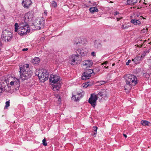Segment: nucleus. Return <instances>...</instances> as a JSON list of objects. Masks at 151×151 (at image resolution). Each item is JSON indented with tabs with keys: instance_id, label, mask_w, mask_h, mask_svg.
Segmentation results:
<instances>
[{
	"instance_id": "412c9836",
	"label": "nucleus",
	"mask_w": 151,
	"mask_h": 151,
	"mask_svg": "<svg viewBox=\"0 0 151 151\" xmlns=\"http://www.w3.org/2000/svg\"><path fill=\"white\" fill-rule=\"evenodd\" d=\"M89 11L91 13L93 14L95 12H98L99 11L98 9L96 7H92L90 8L89 9Z\"/></svg>"
},
{
	"instance_id": "2eb2a0df",
	"label": "nucleus",
	"mask_w": 151,
	"mask_h": 151,
	"mask_svg": "<svg viewBox=\"0 0 151 151\" xmlns=\"http://www.w3.org/2000/svg\"><path fill=\"white\" fill-rule=\"evenodd\" d=\"M16 80L15 81H12L10 82V86H14L16 89H19L20 86L19 81V80L16 79Z\"/></svg>"
},
{
	"instance_id": "6e6d98bb",
	"label": "nucleus",
	"mask_w": 151,
	"mask_h": 151,
	"mask_svg": "<svg viewBox=\"0 0 151 151\" xmlns=\"http://www.w3.org/2000/svg\"><path fill=\"white\" fill-rule=\"evenodd\" d=\"M114 64H114V63L113 64H112V66H114Z\"/></svg>"
},
{
	"instance_id": "4c0bfd02",
	"label": "nucleus",
	"mask_w": 151,
	"mask_h": 151,
	"mask_svg": "<svg viewBox=\"0 0 151 151\" xmlns=\"http://www.w3.org/2000/svg\"><path fill=\"white\" fill-rule=\"evenodd\" d=\"M131 62L130 60H128L127 62L126 63V65H129V63H130Z\"/></svg>"
},
{
	"instance_id": "4be33fe9",
	"label": "nucleus",
	"mask_w": 151,
	"mask_h": 151,
	"mask_svg": "<svg viewBox=\"0 0 151 151\" xmlns=\"http://www.w3.org/2000/svg\"><path fill=\"white\" fill-rule=\"evenodd\" d=\"M131 23L134 24L135 25H139L141 24V22L138 20L132 19L131 20Z\"/></svg>"
},
{
	"instance_id": "2f4dec72",
	"label": "nucleus",
	"mask_w": 151,
	"mask_h": 151,
	"mask_svg": "<svg viewBox=\"0 0 151 151\" xmlns=\"http://www.w3.org/2000/svg\"><path fill=\"white\" fill-rule=\"evenodd\" d=\"M55 96L57 99L58 100V101L60 102V103L61 102V98L60 97V96L58 94H57Z\"/></svg>"
},
{
	"instance_id": "1a4fd4ad",
	"label": "nucleus",
	"mask_w": 151,
	"mask_h": 151,
	"mask_svg": "<svg viewBox=\"0 0 151 151\" xmlns=\"http://www.w3.org/2000/svg\"><path fill=\"white\" fill-rule=\"evenodd\" d=\"M95 73L92 69H88L82 74L81 79L82 80H86L89 79L91 76L94 75Z\"/></svg>"
},
{
	"instance_id": "e433bc0d",
	"label": "nucleus",
	"mask_w": 151,
	"mask_h": 151,
	"mask_svg": "<svg viewBox=\"0 0 151 151\" xmlns=\"http://www.w3.org/2000/svg\"><path fill=\"white\" fill-rule=\"evenodd\" d=\"M99 83V85H103L104 84L105 82L104 81H101L99 82H98Z\"/></svg>"
},
{
	"instance_id": "20e7f679",
	"label": "nucleus",
	"mask_w": 151,
	"mask_h": 151,
	"mask_svg": "<svg viewBox=\"0 0 151 151\" xmlns=\"http://www.w3.org/2000/svg\"><path fill=\"white\" fill-rule=\"evenodd\" d=\"M19 25L20 27H19L18 32L21 36L25 35L27 33L30 32V29L28 24L22 23V22H20Z\"/></svg>"
},
{
	"instance_id": "de8ad7c7",
	"label": "nucleus",
	"mask_w": 151,
	"mask_h": 151,
	"mask_svg": "<svg viewBox=\"0 0 151 151\" xmlns=\"http://www.w3.org/2000/svg\"><path fill=\"white\" fill-rule=\"evenodd\" d=\"M150 49L149 48L147 50V53H149V52L150 51Z\"/></svg>"
},
{
	"instance_id": "9d476101",
	"label": "nucleus",
	"mask_w": 151,
	"mask_h": 151,
	"mask_svg": "<svg viewBox=\"0 0 151 151\" xmlns=\"http://www.w3.org/2000/svg\"><path fill=\"white\" fill-rule=\"evenodd\" d=\"M33 14L31 12H29L25 14L24 16L21 19L22 23H25L28 24L29 20L33 17Z\"/></svg>"
},
{
	"instance_id": "b1692460",
	"label": "nucleus",
	"mask_w": 151,
	"mask_h": 151,
	"mask_svg": "<svg viewBox=\"0 0 151 151\" xmlns=\"http://www.w3.org/2000/svg\"><path fill=\"white\" fill-rule=\"evenodd\" d=\"M101 43L99 42H96L94 44V47L95 48L97 49H99L101 48Z\"/></svg>"
},
{
	"instance_id": "bf43d9fd",
	"label": "nucleus",
	"mask_w": 151,
	"mask_h": 151,
	"mask_svg": "<svg viewBox=\"0 0 151 151\" xmlns=\"http://www.w3.org/2000/svg\"><path fill=\"white\" fill-rule=\"evenodd\" d=\"M124 88H125V89H126V86H125Z\"/></svg>"
},
{
	"instance_id": "f8f14e48",
	"label": "nucleus",
	"mask_w": 151,
	"mask_h": 151,
	"mask_svg": "<svg viewBox=\"0 0 151 151\" xmlns=\"http://www.w3.org/2000/svg\"><path fill=\"white\" fill-rule=\"evenodd\" d=\"M31 0H22V4L23 7L25 9H28L32 4Z\"/></svg>"
},
{
	"instance_id": "4468645a",
	"label": "nucleus",
	"mask_w": 151,
	"mask_h": 151,
	"mask_svg": "<svg viewBox=\"0 0 151 151\" xmlns=\"http://www.w3.org/2000/svg\"><path fill=\"white\" fill-rule=\"evenodd\" d=\"M93 63L92 60H84L82 62V64L85 68H90L92 65Z\"/></svg>"
},
{
	"instance_id": "a211bd4d",
	"label": "nucleus",
	"mask_w": 151,
	"mask_h": 151,
	"mask_svg": "<svg viewBox=\"0 0 151 151\" xmlns=\"http://www.w3.org/2000/svg\"><path fill=\"white\" fill-rule=\"evenodd\" d=\"M142 55L141 57L137 56L134 59H132V61H133L134 63L136 64H137L139 63L142 60Z\"/></svg>"
},
{
	"instance_id": "f03ea898",
	"label": "nucleus",
	"mask_w": 151,
	"mask_h": 151,
	"mask_svg": "<svg viewBox=\"0 0 151 151\" xmlns=\"http://www.w3.org/2000/svg\"><path fill=\"white\" fill-rule=\"evenodd\" d=\"M60 80V77L57 75H51L50 76V81L53 83L52 87L54 91H59L61 87V82Z\"/></svg>"
},
{
	"instance_id": "09e8293b",
	"label": "nucleus",
	"mask_w": 151,
	"mask_h": 151,
	"mask_svg": "<svg viewBox=\"0 0 151 151\" xmlns=\"http://www.w3.org/2000/svg\"><path fill=\"white\" fill-rule=\"evenodd\" d=\"M136 70L137 71L138 70V71H139V70H140V68H139L138 69H137Z\"/></svg>"
},
{
	"instance_id": "5701e85b",
	"label": "nucleus",
	"mask_w": 151,
	"mask_h": 151,
	"mask_svg": "<svg viewBox=\"0 0 151 151\" xmlns=\"http://www.w3.org/2000/svg\"><path fill=\"white\" fill-rule=\"evenodd\" d=\"M5 86L4 84L0 82V95L1 93L4 92V88Z\"/></svg>"
},
{
	"instance_id": "58836bf2",
	"label": "nucleus",
	"mask_w": 151,
	"mask_h": 151,
	"mask_svg": "<svg viewBox=\"0 0 151 151\" xmlns=\"http://www.w3.org/2000/svg\"><path fill=\"white\" fill-rule=\"evenodd\" d=\"M91 54L93 56H96L95 52H92Z\"/></svg>"
},
{
	"instance_id": "ea45409f",
	"label": "nucleus",
	"mask_w": 151,
	"mask_h": 151,
	"mask_svg": "<svg viewBox=\"0 0 151 151\" xmlns=\"http://www.w3.org/2000/svg\"><path fill=\"white\" fill-rule=\"evenodd\" d=\"M28 50V49L27 48H23V49H22V51L24 52V51H27Z\"/></svg>"
},
{
	"instance_id": "c756f323",
	"label": "nucleus",
	"mask_w": 151,
	"mask_h": 151,
	"mask_svg": "<svg viewBox=\"0 0 151 151\" xmlns=\"http://www.w3.org/2000/svg\"><path fill=\"white\" fill-rule=\"evenodd\" d=\"M6 105L4 107V109H7L10 106V101H7L5 103Z\"/></svg>"
},
{
	"instance_id": "603ef678",
	"label": "nucleus",
	"mask_w": 151,
	"mask_h": 151,
	"mask_svg": "<svg viewBox=\"0 0 151 151\" xmlns=\"http://www.w3.org/2000/svg\"><path fill=\"white\" fill-rule=\"evenodd\" d=\"M117 21H118L119 20V19L118 18H117Z\"/></svg>"
},
{
	"instance_id": "c85d7f7f",
	"label": "nucleus",
	"mask_w": 151,
	"mask_h": 151,
	"mask_svg": "<svg viewBox=\"0 0 151 151\" xmlns=\"http://www.w3.org/2000/svg\"><path fill=\"white\" fill-rule=\"evenodd\" d=\"M93 128L94 131V132L93 134V135H95L97 134V130L98 129V127L96 126H93Z\"/></svg>"
},
{
	"instance_id": "6e6552de",
	"label": "nucleus",
	"mask_w": 151,
	"mask_h": 151,
	"mask_svg": "<svg viewBox=\"0 0 151 151\" xmlns=\"http://www.w3.org/2000/svg\"><path fill=\"white\" fill-rule=\"evenodd\" d=\"M38 76L41 81H45L48 79L49 76V72L46 69H42L41 72H39Z\"/></svg>"
},
{
	"instance_id": "c03bdc74",
	"label": "nucleus",
	"mask_w": 151,
	"mask_h": 151,
	"mask_svg": "<svg viewBox=\"0 0 151 151\" xmlns=\"http://www.w3.org/2000/svg\"><path fill=\"white\" fill-rule=\"evenodd\" d=\"M143 32H147V30L145 29H143Z\"/></svg>"
},
{
	"instance_id": "423d86ee",
	"label": "nucleus",
	"mask_w": 151,
	"mask_h": 151,
	"mask_svg": "<svg viewBox=\"0 0 151 151\" xmlns=\"http://www.w3.org/2000/svg\"><path fill=\"white\" fill-rule=\"evenodd\" d=\"M1 39L6 42L10 41L12 38V34L10 30L5 29L1 35Z\"/></svg>"
},
{
	"instance_id": "a878e982",
	"label": "nucleus",
	"mask_w": 151,
	"mask_h": 151,
	"mask_svg": "<svg viewBox=\"0 0 151 151\" xmlns=\"http://www.w3.org/2000/svg\"><path fill=\"white\" fill-rule=\"evenodd\" d=\"M95 96L98 99L99 97H101V99L103 98L102 94L101 93V90L98 93L96 94H95Z\"/></svg>"
},
{
	"instance_id": "5fc2aeb1",
	"label": "nucleus",
	"mask_w": 151,
	"mask_h": 151,
	"mask_svg": "<svg viewBox=\"0 0 151 151\" xmlns=\"http://www.w3.org/2000/svg\"><path fill=\"white\" fill-rule=\"evenodd\" d=\"M143 4H146V3H145V2H144V3H143Z\"/></svg>"
},
{
	"instance_id": "cd10ccee",
	"label": "nucleus",
	"mask_w": 151,
	"mask_h": 151,
	"mask_svg": "<svg viewBox=\"0 0 151 151\" xmlns=\"http://www.w3.org/2000/svg\"><path fill=\"white\" fill-rule=\"evenodd\" d=\"M129 27V26L128 25H126L122 24L121 27V28L122 29H127Z\"/></svg>"
},
{
	"instance_id": "473e14b6",
	"label": "nucleus",
	"mask_w": 151,
	"mask_h": 151,
	"mask_svg": "<svg viewBox=\"0 0 151 151\" xmlns=\"http://www.w3.org/2000/svg\"><path fill=\"white\" fill-rule=\"evenodd\" d=\"M92 84L93 83H90L89 82H87V83L84 85V86L85 88L87 87L88 86H91Z\"/></svg>"
},
{
	"instance_id": "4d7b16f0",
	"label": "nucleus",
	"mask_w": 151,
	"mask_h": 151,
	"mask_svg": "<svg viewBox=\"0 0 151 151\" xmlns=\"http://www.w3.org/2000/svg\"><path fill=\"white\" fill-rule=\"evenodd\" d=\"M106 40H104V42H106Z\"/></svg>"
},
{
	"instance_id": "f3484780",
	"label": "nucleus",
	"mask_w": 151,
	"mask_h": 151,
	"mask_svg": "<svg viewBox=\"0 0 151 151\" xmlns=\"http://www.w3.org/2000/svg\"><path fill=\"white\" fill-rule=\"evenodd\" d=\"M101 93L102 94L103 98H105L107 97L109 95V91L107 89H102L101 90Z\"/></svg>"
},
{
	"instance_id": "a18cd8bd",
	"label": "nucleus",
	"mask_w": 151,
	"mask_h": 151,
	"mask_svg": "<svg viewBox=\"0 0 151 151\" xmlns=\"http://www.w3.org/2000/svg\"><path fill=\"white\" fill-rule=\"evenodd\" d=\"M144 52L145 54H146V53H148L147 52V50H146L145 51H144Z\"/></svg>"
},
{
	"instance_id": "a19ab883",
	"label": "nucleus",
	"mask_w": 151,
	"mask_h": 151,
	"mask_svg": "<svg viewBox=\"0 0 151 151\" xmlns=\"http://www.w3.org/2000/svg\"><path fill=\"white\" fill-rule=\"evenodd\" d=\"M119 12H118L117 11H116L114 12V14L115 16L117 15V14H119Z\"/></svg>"
},
{
	"instance_id": "0eeeda50",
	"label": "nucleus",
	"mask_w": 151,
	"mask_h": 151,
	"mask_svg": "<svg viewBox=\"0 0 151 151\" xmlns=\"http://www.w3.org/2000/svg\"><path fill=\"white\" fill-rule=\"evenodd\" d=\"M44 24V20L43 18L41 19L40 21L36 20L33 24L31 26L32 28L35 30H40L43 28Z\"/></svg>"
},
{
	"instance_id": "39448f33",
	"label": "nucleus",
	"mask_w": 151,
	"mask_h": 151,
	"mask_svg": "<svg viewBox=\"0 0 151 151\" xmlns=\"http://www.w3.org/2000/svg\"><path fill=\"white\" fill-rule=\"evenodd\" d=\"M81 61V58L77 54L76 55H72L70 56L69 63L71 65H74L80 63Z\"/></svg>"
},
{
	"instance_id": "7ed1b4c3",
	"label": "nucleus",
	"mask_w": 151,
	"mask_h": 151,
	"mask_svg": "<svg viewBox=\"0 0 151 151\" xmlns=\"http://www.w3.org/2000/svg\"><path fill=\"white\" fill-rule=\"evenodd\" d=\"M125 78L126 85L130 86V88L132 86H135L138 83L136 77L133 75L127 74Z\"/></svg>"
},
{
	"instance_id": "bb28decb",
	"label": "nucleus",
	"mask_w": 151,
	"mask_h": 151,
	"mask_svg": "<svg viewBox=\"0 0 151 151\" xmlns=\"http://www.w3.org/2000/svg\"><path fill=\"white\" fill-rule=\"evenodd\" d=\"M14 26H15V30H14L15 32H18V30H19V28H18V27H20V25L19 26L18 24L17 23H16L15 24Z\"/></svg>"
},
{
	"instance_id": "49530a36",
	"label": "nucleus",
	"mask_w": 151,
	"mask_h": 151,
	"mask_svg": "<svg viewBox=\"0 0 151 151\" xmlns=\"http://www.w3.org/2000/svg\"><path fill=\"white\" fill-rule=\"evenodd\" d=\"M123 136L125 138H126L127 137V135L126 134H124Z\"/></svg>"
},
{
	"instance_id": "aec40b11",
	"label": "nucleus",
	"mask_w": 151,
	"mask_h": 151,
	"mask_svg": "<svg viewBox=\"0 0 151 151\" xmlns=\"http://www.w3.org/2000/svg\"><path fill=\"white\" fill-rule=\"evenodd\" d=\"M137 2V0H127V4L133 5Z\"/></svg>"
},
{
	"instance_id": "72a5a7b5",
	"label": "nucleus",
	"mask_w": 151,
	"mask_h": 151,
	"mask_svg": "<svg viewBox=\"0 0 151 151\" xmlns=\"http://www.w3.org/2000/svg\"><path fill=\"white\" fill-rule=\"evenodd\" d=\"M142 75L144 77L146 78H148L149 77V74L146 73H142Z\"/></svg>"
},
{
	"instance_id": "6ab92c4d",
	"label": "nucleus",
	"mask_w": 151,
	"mask_h": 151,
	"mask_svg": "<svg viewBox=\"0 0 151 151\" xmlns=\"http://www.w3.org/2000/svg\"><path fill=\"white\" fill-rule=\"evenodd\" d=\"M40 61V60L39 57H35L34 59L31 60V62L33 64H37Z\"/></svg>"
},
{
	"instance_id": "7c9ffc66",
	"label": "nucleus",
	"mask_w": 151,
	"mask_h": 151,
	"mask_svg": "<svg viewBox=\"0 0 151 151\" xmlns=\"http://www.w3.org/2000/svg\"><path fill=\"white\" fill-rule=\"evenodd\" d=\"M52 6L54 8L56 7L57 6V3L54 1H52L51 3Z\"/></svg>"
},
{
	"instance_id": "864d4df0",
	"label": "nucleus",
	"mask_w": 151,
	"mask_h": 151,
	"mask_svg": "<svg viewBox=\"0 0 151 151\" xmlns=\"http://www.w3.org/2000/svg\"><path fill=\"white\" fill-rule=\"evenodd\" d=\"M78 44V42L76 43V45H77Z\"/></svg>"
},
{
	"instance_id": "ddd939ff",
	"label": "nucleus",
	"mask_w": 151,
	"mask_h": 151,
	"mask_svg": "<svg viewBox=\"0 0 151 151\" xmlns=\"http://www.w3.org/2000/svg\"><path fill=\"white\" fill-rule=\"evenodd\" d=\"M83 96V94H82L81 92L80 93H77V94L73 95L72 97V99L75 101H79L80 99L82 98Z\"/></svg>"
},
{
	"instance_id": "dca6fc26",
	"label": "nucleus",
	"mask_w": 151,
	"mask_h": 151,
	"mask_svg": "<svg viewBox=\"0 0 151 151\" xmlns=\"http://www.w3.org/2000/svg\"><path fill=\"white\" fill-rule=\"evenodd\" d=\"M76 53L78 55L80 54L82 56H84L87 54L86 50L83 49H78L76 51Z\"/></svg>"
},
{
	"instance_id": "3c124183",
	"label": "nucleus",
	"mask_w": 151,
	"mask_h": 151,
	"mask_svg": "<svg viewBox=\"0 0 151 151\" xmlns=\"http://www.w3.org/2000/svg\"><path fill=\"white\" fill-rule=\"evenodd\" d=\"M140 41H141V42H143V43H144V42H143V40H140Z\"/></svg>"
},
{
	"instance_id": "37998d69",
	"label": "nucleus",
	"mask_w": 151,
	"mask_h": 151,
	"mask_svg": "<svg viewBox=\"0 0 151 151\" xmlns=\"http://www.w3.org/2000/svg\"><path fill=\"white\" fill-rule=\"evenodd\" d=\"M44 14L45 15H47V12L46 11H45L44 12Z\"/></svg>"
},
{
	"instance_id": "f704fd0d",
	"label": "nucleus",
	"mask_w": 151,
	"mask_h": 151,
	"mask_svg": "<svg viewBox=\"0 0 151 151\" xmlns=\"http://www.w3.org/2000/svg\"><path fill=\"white\" fill-rule=\"evenodd\" d=\"M42 144L45 146H46L47 145V143L46 142V140L45 138H44L42 140Z\"/></svg>"
},
{
	"instance_id": "f257e3e1",
	"label": "nucleus",
	"mask_w": 151,
	"mask_h": 151,
	"mask_svg": "<svg viewBox=\"0 0 151 151\" xmlns=\"http://www.w3.org/2000/svg\"><path fill=\"white\" fill-rule=\"evenodd\" d=\"M29 66V64H26L21 65L19 67L20 78L23 81L29 78L32 75V72Z\"/></svg>"
},
{
	"instance_id": "8fccbe9b",
	"label": "nucleus",
	"mask_w": 151,
	"mask_h": 151,
	"mask_svg": "<svg viewBox=\"0 0 151 151\" xmlns=\"http://www.w3.org/2000/svg\"><path fill=\"white\" fill-rule=\"evenodd\" d=\"M104 68H108V66H107V67H106V66H104Z\"/></svg>"
},
{
	"instance_id": "393cba45",
	"label": "nucleus",
	"mask_w": 151,
	"mask_h": 151,
	"mask_svg": "<svg viewBox=\"0 0 151 151\" xmlns=\"http://www.w3.org/2000/svg\"><path fill=\"white\" fill-rule=\"evenodd\" d=\"M141 124L143 126H149V122L146 120H142L141 122Z\"/></svg>"
},
{
	"instance_id": "79ce46f5",
	"label": "nucleus",
	"mask_w": 151,
	"mask_h": 151,
	"mask_svg": "<svg viewBox=\"0 0 151 151\" xmlns=\"http://www.w3.org/2000/svg\"><path fill=\"white\" fill-rule=\"evenodd\" d=\"M108 63L107 62H105L104 63H102L101 64L103 66H104L105 65H106V64Z\"/></svg>"
},
{
	"instance_id": "c9c22d12",
	"label": "nucleus",
	"mask_w": 151,
	"mask_h": 151,
	"mask_svg": "<svg viewBox=\"0 0 151 151\" xmlns=\"http://www.w3.org/2000/svg\"><path fill=\"white\" fill-rule=\"evenodd\" d=\"M148 64L149 68L151 69V59H149L147 61Z\"/></svg>"
},
{
	"instance_id": "13d9d810",
	"label": "nucleus",
	"mask_w": 151,
	"mask_h": 151,
	"mask_svg": "<svg viewBox=\"0 0 151 151\" xmlns=\"http://www.w3.org/2000/svg\"><path fill=\"white\" fill-rule=\"evenodd\" d=\"M144 1H145H145H146L145 0H144Z\"/></svg>"
},
{
	"instance_id": "9b49d317",
	"label": "nucleus",
	"mask_w": 151,
	"mask_h": 151,
	"mask_svg": "<svg viewBox=\"0 0 151 151\" xmlns=\"http://www.w3.org/2000/svg\"><path fill=\"white\" fill-rule=\"evenodd\" d=\"M97 99L95 94H91L88 100V102L93 107H95L96 105V100Z\"/></svg>"
}]
</instances>
